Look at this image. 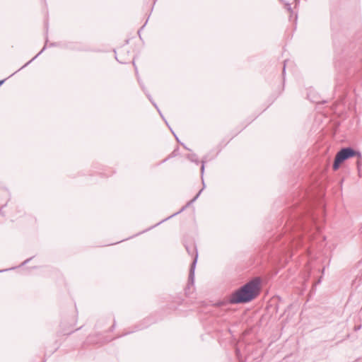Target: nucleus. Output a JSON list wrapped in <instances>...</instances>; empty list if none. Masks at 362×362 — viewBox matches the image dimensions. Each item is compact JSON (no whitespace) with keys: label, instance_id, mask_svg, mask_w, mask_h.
Here are the masks:
<instances>
[{"label":"nucleus","instance_id":"1","mask_svg":"<svg viewBox=\"0 0 362 362\" xmlns=\"http://www.w3.org/2000/svg\"><path fill=\"white\" fill-rule=\"evenodd\" d=\"M261 291L262 279L259 277H255L233 291L228 302L232 305L248 303L255 299Z\"/></svg>","mask_w":362,"mask_h":362},{"label":"nucleus","instance_id":"2","mask_svg":"<svg viewBox=\"0 0 362 362\" xmlns=\"http://www.w3.org/2000/svg\"><path fill=\"white\" fill-rule=\"evenodd\" d=\"M336 156L341 160V162H344L349 158L353 157H357V165L359 166L360 160L362 159V154L360 151L354 150L351 147H345L342 148L340 151H339Z\"/></svg>","mask_w":362,"mask_h":362},{"label":"nucleus","instance_id":"3","mask_svg":"<svg viewBox=\"0 0 362 362\" xmlns=\"http://www.w3.org/2000/svg\"><path fill=\"white\" fill-rule=\"evenodd\" d=\"M189 255L192 256V262L190 264L188 284H194V271L198 259V250H187Z\"/></svg>","mask_w":362,"mask_h":362},{"label":"nucleus","instance_id":"4","mask_svg":"<svg viewBox=\"0 0 362 362\" xmlns=\"http://www.w3.org/2000/svg\"><path fill=\"white\" fill-rule=\"evenodd\" d=\"M203 189H202L201 190H199V192L197 194V195L191 200L189 201L185 206H183L181 210L175 214H174L173 215H172L171 216H173L175 215H177L179 213L182 212V211H184L187 207H188L192 203H193L194 202H195L197 198L199 197L200 194L202 193Z\"/></svg>","mask_w":362,"mask_h":362},{"label":"nucleus","instance_id":"5","mask_svg":"<svg viewBox=\"0 0 362 362\" xmlns=\"http://www.w3.org/2000/svg\"><path fill=\"white\" fill-rule=\"evenodd\" d=\"M34 257H31L30 258H28L26 259L25 261H23L21 264H19L18 266H16V267H12L11 268H8V269H1L0 270V273H2V272H7V271H9V270H13V269H16V268L18 267H21L22 266H24L26 264H28Z\"/></svg>","mask_w":362,"mask_h":362},{"label":"nucleus","instance_id":"6","mask_svg":"<svg viewBox=\"0 0 362 362\" xmlns=\"http://www.w3.org/2000/svg\"><path fill=\"white\" fill-rule=\"evenodd\" d=\"M341 163H342L341 160L337 156H335L333 166H332L333 170H337L339 168V166Z\"/></svg>","mask_w":362,"mask_h":362},{"label":"nucleus","instance_id":"7","mask_svg":"<svg viewBox=\"0 0 362 362\" xmlns=\"http://www.w3.org/2000/svg\"><path fill=\"white\" fill-rule=\"evenodd\" d=\"M145 327H146V326H142L141 325H137L135 326V329L134 330L128 331V332H125L123 334V336L129 334H131V333H133V332H134L136 331H138V330H141V329H144Z\"/></svg>","mask_w":362,"mask_h":362},{"label":"nucleus","instance_id":"8","mask_svg":"<svg viewBox=\"0 0 362 362\" xmlns=\"http://www.w3.org/2000/svg\"><path fill=\"white\" fill-rule=\"evenodd\" d=\"M189 159L192 161L195 162L196 163H199V160L197 159V157L195 154H192L188 156Z\"/></svg>","mask_w":362,"mask_h":362},{"label":"nucleus","instance_id":"9","mask_svg":"<svg viewBox=\"0 0 362 362\" xmlns=\"http://www.w3.org/2000/svg\"><path fill=\"white\" fill-rule=\"evenodd\" d=\"M45 49V46L42 48V49L35 57H33L30 61H29L27 64H25L24 66H25L26 65H28L29 63H30L33 60H34L37 56H39V54H40Z\"/></svg>","mask_w":362,"mask_h":362},{"label":"nucleus","instance_id":"10","mask_svg":"<svg viewBox=\"0 0 362 362\" xmlns=\"http://www.w3.org/2000/svg\"><path fill=\"white\" fill-rule=\"evenodd\" d=\"M235 354H236L237 358H238L240 362H241V360H240V350L238 349H235Z\"/></svg>","mask_w":362,"mask_h":362},{"label":"nucleus","instance_id":"11","mask_svg":"<svg viewBox=\"0 0 362 362\" xmlns=\"http://www.w3.org/2000/svg\"><path fill=\"white\" fill-rule=\"evenodd\" d=\"M226 304V303L224 301H218L216 303V305L221 307V306L225 305Z\"/></svg>","mask_w":362,"mask_h":362},{"label":"nucleus","instance_id":"12","mask_svg":"<svg viewBox=\"0 0 362 362\" xmlns=\"http://www.w3.org/2000/svg\"><path fill=\"white\" fill-rule=\"evenodd\" d=\"M286 8H287V10H288V11L292 12V8H291V4H290L289 3H287V4H286Z\"/></svg>","mask_w":362,"mask_h":362},{"label":"nucleus","instance_id":"13","mask_svg":"<svg viewBox=\"0 0 362 362\" xmlns=\"http://www.w3.org/2000/svg\"><path fill=\"white\" fill-rule=\"evenodd\" d=\"M204 162L202 161V166H201V173H202V175L204 174Z\"/></svg>","mask_w":362,"mask_h":362},{"label":"nucleus","instance_id":"14","mask_svg":"<svg viewBox=\"0 0 362 362\" xmlns=\"http://www.w3.org/2000/svg\"><path fill=\"white\" fill-rule=\"evenodd\" d=\"M115 323H114L113 325L110 327V331L113 330V329L115 328Z\"/></svg>","mask_w":362,"mask_h":362},{"label":"nucleus","instance_id":"15","mask_svg":"<svg viewBox=\"0 0 362 362\" xmlns=\"http://www.w3.org/2000/svg\"><path fill=\"white\" fill-rule=\"evenodd\" d=\"M285 71H286V66H285V65H284V68H283V74H284Z\"/></svg>","mask_w":362,"mask_h":362},{"label":"nucleus","instance_id":"16","mask_svg":"<svg viewBox=\"0 0 362 362\" xmlns=\"http://www.w3.org/2000/svg\"><path fill=\"white\" fill-rule=\"evenodd\" d=\"M4 80H1V81H0V86H1V84H3V83H4Z\"/></svg>","mask_w":362,"mask_h":362},{"label":"nucleus","instance_id":"17","mask_svg":"<svg viewBox=\"0 0 362 362\" xmlns=\"http://www.w3.org/2000/svg\"><path fill=\"white\" fill-rule=\"evenodd\" d=\"M182 144V146H184V148H185L188 149V148H187L184 145V144Z\"/></svg>","mask_w":362,"mask_h":362},{"label":"nucleus","instance_id":"18","mask_svg":"<svg viewBox=\"0 0 362 362\" xmlns=\"http://www.w3.org/2000/svg\"><path fill=\"white\" fill-rule=\"evenodd\" d=\"M153 105H154L156 108H158V107H157V106H156V104L153 103Z\"/></svg>","mask_w":362,"mask_h":362}]
</instances>
